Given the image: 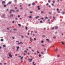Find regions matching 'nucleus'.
<instances>
[{"mask_svg": "<svg viewBox=\"0 0 65 65\" xmlns=\"http://www.w3.org/2000/svg\"><path fill=\"white\" fill-rule=\"evenodd\" d=\"M18 18H20V16L19 15H18Z\"/></svg>", "mask_w": 65, "mask_h": 65, "instance_id": "obj_36", "label": "nucleus"}, {"mask_svg": "<svg viewBox=\"0 0 65 65\" xmlns=\"http://www.w3.org/2000/svg\"><path fill=\"white\" fill-rule=\"evenodd\" d=\"M5 14H2V18H4H4H5Z\"/></svg>", "mask_w": 65, "mask_h": 65, "instance_id": "obj_1", "label": "nucleus"}, {"mask_svg": "<svg viewBox=\"0 0 65 65\" xmlns=\"http://www.w3.org/2000/svg\"><path fill=\"white\" fill-rule=\"evenodd\" d=\"M30 13H32V11H30Z\"/></svg>", "mask_w": 65, "mask_h": 65, "instance_id": "obj_54", "label": "nucleus"}, {"mask_svg": "<svg viewBox=\"0 0 65 65\" xmlns=\"http://www.w3.org/2000/svg\"><path fill=\"white\" fill-rule=\"evenodd\" d=\"M37 53H39V52H38V51H37Z\"/></svg>", "mask_w": 65, "mask_h": 65, "instance_id": "obj_42", "label": "nucleus"}, {"mask_svg": "<svg viewBox=\"0 0 65 65\" xmlns=\"http://www.w3.org/2000/svg\"><path fill=\"white\" fill-rule=\"evenodd\" d=\"M29 18L30 19H31V18H32V17L31 16H29Z\"/></svg>", "mask_w": 65, "mask_h": 65, "instance_id": "obj_34", "label": "nucleus"}, {"mask_svg": "<svg viewBox=\"0 0 65 65\" xmlns=\"http://www.w3.org/2000/svg\"><path fill=\"white\" fill-rule=\"evenodd\" d=\"M57 12H58V13H60V11H58Z\"/></svg>", "mask_w": 65, "mask_h": 65, "instance_id": "obj_45", "label": "nucleus"}, {"mask_svg": "<svg viewBox=\"0 0 65 65\" xmlns=\"http://www.w3.org/2000/svg\"><path fill=\"white\" fill-rule=\"evenodd\" d=\"M42 36H43V37H45V36L43 35Z\"/></svg>", "mask_w": 65, "mask_h": 65, "instance_id": "obj_50", "label": "nucleus"}, {"mask_svg": "<svg viewBox=\"0 0 65 65\" xmlns=\"http://www.w3.org/2000/svg\"><path fill=\"white\" fill-rule=\"evenodd\" d=\"M23 44V43L22 42H20V43H18V45H19V44Z\"/></svg>", "mask_w": 65, "mask_h": 65, "instance_id": "obj_6", "label": "nucleus"}, {"mask_svg": "<svg viewBox=\"0 0 65 65\" xmlns=\"http://www.w3.org/2000/svg\"><path fill=\"white\" fill-rule=\"evenodd\" d=\"M15 55L16 56H18V54H16Z\"/></svg>", "mask_w": 65, "mask_h": 65, "instance_id": "obj_43", "label": "nucleus"}, {"mask_svg": "<svg viewBox=\"0 0 65 65\" xmlns=\"http://www.w3.org/2000/svg\"><path fill=\"white\" fill-rule=\"evenodd\" d=\"M51 5L52 6H54V5L53 4H51Z\"/></svg>", "mask_w": 65, "mask_h": 65, "instance_id": "obj_24", "label": "nucleus"}, {"mask_svg": "<svg viewBox=\"0 0 65 65\" xmlns=\"http://www.w3.org/2000/svg\"><path fill=\"white\" fill-rule=\"evenodd\" d=\"M5 3V2L4 1H3L2 2V3L3 4V3Z\"/></svg>", "mask_w": 65, "mask_h": 65, "instance_id": "obj_17", "label": "nucleus"}, {"mask_svg": "<svg viewBox=\"0 0 65 65\" xmlns=\"http://www.w3.org/2000/svg\"><path fill=\"white\" fill-rule=\"evenodd\" d=\"M44 51H45V50H46V49H45V48H44Z\"/></svg>", "mask_w": 65, "mask_h": 65, "instance_id": "obj_49", "label": "nucleus"}, {"mask_svg": "<svg viewBox=\"0 0 65 65\" xmlns=\"http://www.w3.org/2000/svg\"><path fill=\"white\" fill-rule=\"evenodd\" d=\"M6 6V5H4V7H5Z\"/></svg>", "mask_w": 65, "mask_h": 65, "instance_id": "obj_55", "label": "nucleus"}, {"mask_svg": "<svg viewBox=\"0 0 65 65\" xmlns=\"http://www.w3.org/2000/svg\"><path fill=\"white\" fill-rule=\"evenodd\" d=\"M9 28H12V27H9Z\"/></svg>", "mask_w": 65, "mask_h": 65, "instance_id": "obj_60", "label": "nucleus"}, {"mask_svg": "<svg viewBox=\"0 0 65 65\" xmlns=\"http://www.w3.org/2000/svg\"><path fill=\"white\" fill-rule=\"evenodd\" d=\"M56 10H57V11H58V10H59V9H58V8L57 9H56Z\"/></svg>", "mask_w": 65, "mask_h": 65, "instance_id": "obj_39", "label": "nucleus"}, {"mask_svg": "<svg viewBox=\"0 0 65 65\" xmlns=\"http://www.w3.org/2000/svg\"><path fill=\"white\" fill-rule=\"evenodd\" d=\"M20 48V47H19V46H18L17 47V49H19V48Z\"/></svg>", "mask_w": 65, "mask_h": 65, "instance_id": "obj_16", "label": "nucleus"}, {"mask_svg": "<svg viewBox=\"0 0 65 65\" xmlns=\"http://www.w3.org/2000/svg\"><path fill=\"white\" fill-rule=\"evenodd\" d=\"M13 30H14V31H16V30H17V29H13Z\"/></svg>", "mask_w": 65, "mask_h": 65, "instance_id": "obj_26", "label": "nucleus"}, {"mask_svg": "<svg viewBox=\"0 0 65 65\" xmlns=\"http://www.w3.org/2000/svg\"><path fill=\"white\" fill-rule=\"evenodd\" d=\"M11 11H11V10H10V12L9 13H11Z\"/></svg>", "mask_w": 65, "mask_h": 65, "instance_id": "obj_35", "label": "nucleus"}, {"mask_svg": "<svg viewBox=\"0 0 65 65\" xmlns=\"http://www.w3.org/2000/svg\"><path fill=\"white\" fill-rule=\"evenodd\" d=\"M27 34H28V35H29V34H29V33L28 32V33H27Z\"/></svg>", "mask_w": 65, "mask_h": 65, "instance_id": "obj_47", "label": "nucleus"}, {"mask_svg": "<svg viewBox=\"0 0 65 65\" xmlns=\"http://www.w3.org/2000/svg\"><path fill=\"white\" fill-rule=\"evenodd\" d=\"M61 13L62 14H65V12L63 11H62L61 12Z\"/></svg>", "mask_w": 65, "mask_h": 65, "instance_id": "obj_7", "label": "nucleus"}, {"mask_svg": "<svg viewBox=\"0 0 65 65\" xmlns=\"http://www.w3.org/2000/svg\"><path fill=\"white\" fill-rule=\"evenodd\" d=\"M41 46H44V45H41Z\"/></svg>", "mask_w": 65, "mask_h": 65, "instance_id": "obj_46", "label": "nucleus"}, {"mask_svg": "<svg viewBox=\"0 0 65 65\" xmlns=\"http://www.w3.org/2000/svg\"><path fill=\"white\" fill-rule=\"evenodd\" d=\"M58 57H60V55H57Z\"/></svg>", "mask_w": 65, "mask_h": 65, "instance_id": "obj_51", "label": "nucleus"}, {"mask_svg": "<svg viewBox=\"0 0 65 65\" xmlns=\"http://www.w3.org/2000/svg\"><path fill=\"white\" fill-rule=\"evenodd\" d=\"M20 35L21 36V38H24V36L22 35Z\"/></svg>", "mask_w": 65, "mask_h": 65, "instance_id": "obj_12", "label": "nucleus"}, {"mask_svg": "<svg viewBox=\"0 0 65 65\" xmlns=\"http://www.w3.org/2000/svg\"><path fill=\"white\" fill-rule=\"evenodd\" d=\"M48 2H49V3H50V0H48Z\"/></svg>", "mask_w": 65, "mask_h": 65, "instance_id": "obj_56", "label": "nucleus"}, {"mask_svg": "<svg viewBox=\"0 0 65 65\" xmlns=\"http://www.w3.org/2000/svg\"><path fill=\"white\" fill-rule=\"evenodd\" d=\"M39 57H41V55L40 54L39 55Z\"/></svg>", "mask_w": 65, "mask_h": 65, "instance_id": "obj_23", "label": "nucleus"}, {"mask_svg": "<svg viewBox=\"0 0 65 65\" xmlns=\"http://www.w3.org/2000/svg\"><path fill=\"white\" fill-rule=\"evenodd\" d=\"M15 20H18V18H16L15 19Z\"/></svg>", "mask_w": 65, "mask_h": 65, "instance_id": "obj_40", "label": "nucleus"}, {"mask_svg": "<svg viewBox=\"0 0 65 65\" xmlns=\"http://www.w3.org/2000/svg\"><path fill=\"white\" fill-rule=\"evenodd\" d=\"M18 25L19 27H21V25L20 24H18Z\"/></svg>", "mask_w": 65, "mask_h": 65, "instance_id": "obj_14", "label": "nucleus"}, {"mask_svg": "<svg viewBox=\"0 0 65 65\" xmlns=\"http://www.w3.org/2000/svg\"><path fill=\"white\" fill-rule=\"evenodd\" d=\"M34 40L35 41L36 40V39H35V38H34Z\"/></svg>", "mask_w": 65, "mask_h": 65, "instance_id": "obj_37", "label": "nucleus"}, {"mask_svg": "<svg viewBox=\"0 0 65 65\" xmlns=\"http://www.w3.org/2000/svg\"><path fill=\"white\" fill-rule=\"evenodd\" d=\"M52 2H53V3H55V1H52Z\"/></svg>", "mask_w": 65, "mask_h": 65, "instance_id": "obj_41", "label": "nucleus"}, {"mask_svg": "<svg viewBox=\"0 0 65 65\" xmlns=\"http://www.w3.org/2000/svg\"><path fill=\"white\" fill-rule=\"evenodd\" d=\"M46 41H47V42H48V43H50V40H49V39H46Z\"/></svg>", "mask_w": 65, "mask_h": 65, "instance_id": "obj_2", "label": "nucleus"}, {"mask_svg": "<svg viewBox=\"0 0 65 65\" xmlns=\"http://www.w3.org/2000/svg\"><path fill=\"white\" fill-rule=\"evenodd\" d=\"M40 23H42V21H40Z\"/></svg>", "mask_w": 65, "mask_h": 65, "instance_id": "obj_57", "label": "nucleus"}, {"mask_svg": "<svg viewBox=\"0 0 65 65\" xmlns=\"http://www.w3.org/2000/svg\"><path fill=\"white\" fill-rule=\"evenodd\" d=\"M0 65H3L1 63H0Z\"/></svg>", "mask_w": 65, "mask_h": 65, "instance_id": "obj_44", "label": "nucleus"}, {"mask_svg": "<svg viewBox=\"0 0 65 65\" xmlns=\"http://www.w3.org/2000/svg\"><path fill=\"white\" fill-rule=\"evenodd\" d=\"M1 41H3V39H1Z\"/></svg>", "mask_w": 65, "mask_h": 65, "instance_id": "obj_25", "label": "nucleus"}, {"mask_svg": "<svg viewBox=\"0 0 65 65\" xmlns=\"http://www.w3.org/2000/svg\"><path fill=\"white\" fill-rule=\"evenodd\" d=\"M56 38V37H53V38L54 39V38Z\"/></svg>", "mask_w": 65, "mask_h": 65, "instance_id": "obj_22", "label": "nucleus"}, {"mask_svg": "<svg viewBox=\"0 0 65 65\" xmlns=\"http://www.w3.org/2000/svg\"><path fill=\"white\" fill-rule=\"evenodd\" d=\"M32 5L34 6L35 5V3L34 2H33L32 3Z\"/></svg>", "mask_w": 65, "mask_h": 65, "instance_id": "obj_8", "label": "nucleus"}, {"mask_svg": "<svg viewBox=\"0 0 65 65\" xmlns=\"http://www.w3.org/2000/svg\"><path fill=\"white\" fill-rule=\"evenodd\" d=\"M11 11H13V12H15V11L14 10L11 9Z\"/></svg>", "mask_w": 65, "mask_h": 65, "instance_id": "obj_11", "label": "nucleus"}, {"mask_svg": "<svg viewBox=\"0 0 65 65\" xmlns=\"http://www.w3.org/2000/svg\"><path fill=\"white\" fill-rule=\"evenodd\" d=\"M34 62H32V65H34Z\"/></svg>", "mask_w": 65, "mask_h": 65, "instance_id": "obj_29", "label": "nucleus"}, {"mask_svg": "<svg viewBox=\"0 0 65 65\" xmlns=\"http://www.w3.org/2000/svg\"><path fill=\"white\" fill-rule=\"evenodd\" d=\"M27 28H28V27H25V29L26 30H27Z\"/></svg>", "mask_w": 65, "mask_h": 65, "instance_id": "obj_20", "label": "nucleus"}, {"mask_svg": "<svg viewBox=\"0 0 65 65\" xmlns=\"http://www.w3.org/2000/svg\"><path fill=\"white\" fill-rule=\"evenodd\" d=\"M12 39H15V38H14V37H12Z\"/></svg>", "mask_w": 65, "mask_h": 65, "instance_id": "obj_28", "label": "nucleus"}, {"mask_svg": "<svg viewBox=\"0 0 65 65\" xmlns=\"http://www.w3.org/2000/svg\"><path fill=\"white\" fill-rule=\"evenodd\" d=\"M6 11H8V9H7V10H6Z\"/></svg>", "mask_w": 65, "mask_h": 65, "instance_id": "obj_59", "label": "nucleus"}, {"mask_svg": "<svg viewBox=\"0 0 65 65\" xmlns=\"http://www.w3.org/2000/svg\"><path fill=\"white\" fill-rule=\"evenodd\" d=\"M23 55L24 56H26V54L25 53H24Z\"/></svg>", "mask_w": 65, "mask_h": 65, "instance_id": "obj_53", "label": "nucleus"}, {"mask_svg": "<svg viewBox=\"0 0 65 65\" xmlns=\"http://www.w3.org/2000/svg\"><path fill=\"white\" fill-rule=\"evenodd\" d=\"M45 19H48V18H47V17H45Z\"/></svg>", "mask_w": 65, "mask_h": 65, "instance_id": "obj_18", "label": "nucleus"}, {"mask_svg": "<svg viewBox=\"0 0 65 65\" xmlns=\"http://www.w3.org/2000/svg\"><path fill=\"white\" fill-rule=\"evenodd\" d=\"M13 14H12L11 15H10V17H13Z\"/></svg>", "mask_w": 65, "mask_h": 65, "instance_id": "obj_5", "label": "nucleus"}, {"mask_svg": "<svg viewBox=\"0 0 65 65\" xmlns=\"http://www.w3.org/2000/svg\"><path fill=\"white\" fill-rule=\"evenodd\" d=\"M41 54H43V53L42 52H41Z\"/></svg>", "mask_w": 65, "mask_h": 65, "instance_id": "obj_38", "label": "nucleus"}, {"mask_svg": "<svg viewBox=\"0 0 65 65\" xmlns=\"http://www.w3.org/2000/svg\"><path fill=\"white\" fill-rule=\"evenodd\" d=\"M5 46H6L5 45H3V47H5Z\"/></svg>", "mask_w": 65, "mask_h": 65, "instance_id": "obj_19", "label": "nucleus"}, {"mask_svg": "<svg viewBox=\"0 0 65 65\" xmlns=\"http://www.w3.org/2000/svg\"><path fill=\"white\" fill-rule=\"evenodd\" d=\"M41 43H43V41H41Z\"/></svg>", "mask_w": 65, "mask_h": 65, "instance_id": "obj_30", "label": "nucleus"}, {"mask_svg": "<svg viewBox=\"0 0 65 65\" xmlns=\"http://www.w3.org/2000/svg\"><path fill=\"white\" fill-rule=\"evenodd\" d=\"M37 7H38V10H40V8H39V6H37Z\"/></svg>", "mask_w": 65, "mask_h": 65, "instance_id": "obj_10", "label": "nucleus"}, {"mask_svg": "<svg viewBox=\"0 0 65 65\" xmlns=\"http://www.w3.org/2000/svg\"><path fill=\"white\" fill-rule=\"evenodd\" d=\"M17 7H15V9H17Z\"/></svg>", "mask_w": 65, "mask_h": 65, "instance_id": "obj_64", "label": "nucleus"}, {"mask_svg": "<svg viewBox=\"0 0 65 65\" xmlns=\"http://www.w3.org/2000/svg\"><path fill=\"white\" fill-rule=\"evenodd\" d=\"M14 21H12V23H14Z\"/></svg>", "mask_w": 65, "mask_h": 65, "instance_id": "obj_58", "label": "nucleus"}, {"mask_svg": "<svg viewBox=\"0 0 65 65\" xmlns=\"http://www.w3.org/2000/svg\"><path fill=\"white\" fill-rule=\"evenodd\" d=\"M9 55L10 57V58H12V56L11 54H10V53L9 54Z\"/></svg>", "mask_w": 65, "mask_h": 65, "instance_id": "obj_3", "label": "nucleus"}, {"mask_svg": "<svg viewBox=\"0 0 65 65\" xmlns=\"http://www.w3.org/2000/svg\"><path fill=\"white\" fill-rule=\"evenodd\" d=\"M31 51L32 52H34V51L33 50H32Z\"/></svg>", "mask_w": 65, "mask_h": 65, "instance_id": "obj_63", "label": "nucleus"}, {"mask_svg": "<svg viewBox=\"0 0 65 65\" xmlns=\"http://www.w3.org/2000/svg\"><path fill=\"white\" fill-rule=\"evenodd\" d=\"M54 29V27H52V30H53V29Z\"/></svg>", "mask_w": 65, "mask_h": 65, "instance_id": "obj_32", "label": "nucleus"}, {"mask_svg": "<svg viewBox=\"0 0 65 65\" xmlns=\"http://www.w3.org/2000/svg\"><path fill=\"white\" fill-rule=\"evenodd\" d=\"M48 7H50V8L51 7V6L50 5Z\"/></svg>", "mask_w": 65, "mask_h": 65, "instance_id": "obj_62", "label": "nucleus"}, {"mask_svg": "<svg viewBox=\"0 0 65 65\" xmlns=\"http://www.w3.org/2000/svg\"><path fill=\"white\" fill-rule=\"evenodd\" d=\"M11 3L10 2H9V3H8V4H10Z\"/></svg>", "mask_w": 65, "mask_h": 65, "instance_id": "obj_13", "label": "nucleus"}, {"mask_svg": "<svg viewBox=\"0 0 65 65\" xmlns=\"http://www.w3.org/2000/svg\"><path fill=\"white\" fill-rule=\"evenodd\" d=\"M23 56H22L21 57V59H23Z\"/></svg>", "mask_w": 65, "mask_h": 65, "instance_id": "obj_21", "label": "nucleus"}, {"mask_svg": "<svg viewBox=\"0 0 65 65\" xmlns=\"http://www.w3.org/2000/svg\"><path fill=\"white\" fill-rule=\"evenodd\" d=\"M46 5L47 6V5H48V3H47L46 4Z\"/></svg>", "mask_w": 65, "mask_h": 65, "instance_id": "obj_48", "label": "nucleus"}, {"mask_svg": "<svg viewBox=\"0 0 65 65\" xmlns=\"http://www.w3.org/2000/svg\"><path fill=\"white\" fill-rule=\"evenodd\" d=\"M61 43H62V44H64L63 43V42H61Z\"/></svg>", "mask_w": 65, "mask_h": 65, "instance_id": "obj_31", "label": "nucleus"}, {"mask_svg": "<svg viewBox=\"0 0 65 65\" xmlns=\"http://www.w3.org/2000/svg\"><path fill=\"white\" fill-rule=\"evenodd\" d=\"M48 22L50 21V20L49 19H48Z\"/></svg>", "mask_w": 65, "mask_h": 65, "instance_id": "obj_61", "label": "nucleus"}, {"mask_svg": "<svg viewBox=\"0 0 65 65\" xmlns=\"http://www.w3.org/2000/svg\"><path fill=\"white\" fill-rule=\"evenodd\" d=\"M58 51V49L56 48V49L55 50V51H56H56Z\"/></svg>", "mask_w": 65, "mask_h": 65, "instance_id": "obj_27", "label": "nucleus"}, {"mask_svg": "<svg viewBox=\"0 0 65 65\" xmlns=\"http://www.w3.org/2000/svg\"><path fill=\"white\" fill-rule=\"evenodd\" d=\"M28 61H29V62H31V61H32V59H28Z\"/></svg>", "mask_w": 65, "mask_h": 65, "instance_id": "obj_4", "label": "nucleus"}, {"mask_svg": "<svg viewBox=\"0 0 65 65\" xmlns=\"http://www.w3.org/2000/svg\"><path fill=\"white\" fill-rule=\"evenodd\" d=\"M24 53H27V51H24Z\"/></svg>", "mask_w": 65, "mask_h": 65, "instance_id": "obj_15", "label": "nucleus"}, {"mask_svg": "<svg viewBox=\"0 0 65 65\" xmlns=\"http://www.w3.org/2000/svg\"><path fill=\"white\" fill-rule=\"evenodd\" d=\"M58 27H55V29H57V28H58Z\"/></svg>", "mask_w": 65, "mask_h": 65, "instance_id": "obj_33", "label": "nucleus"}, {"mask_svg": "<svg viewBox=\"0 0 65 65\" xmlns=\"http://www.w3.org/2000/svg\"><path fill=\"white\" fill-rule=\"evenodd\" d=\"M41 13H42V14L43 13V11H41Z\"/></svg>", "mask_w": 65, "mask_h": 65, "instance_id": "obj_52", "label": "nucleus"}, {"mask_svg": "<svg viewBox=\"0 0 65 65\" xmlns=\"http://www.w3.org/2000/svg\"><path fill=\"white\" fill-rule=\"evenodd\" d=\"M39 16H38L36 17H35V18H36V19H37L38 18H39Z\"/></svg>", "mask_w": 65, "mask_h": 65, "instance_id": "obj_9", "label": "nucleus"}]
</instances>
